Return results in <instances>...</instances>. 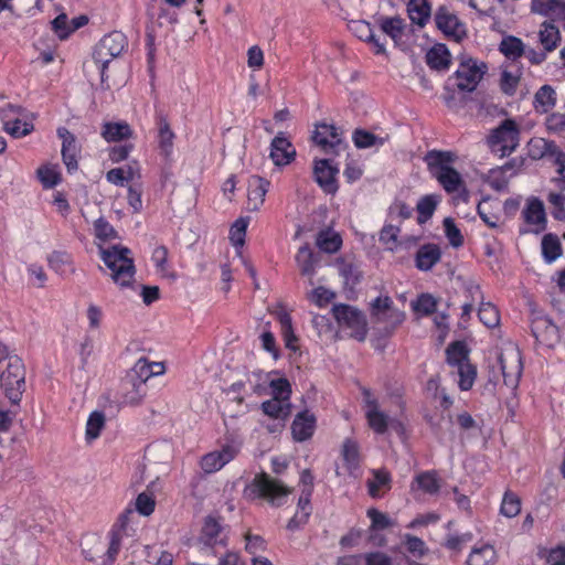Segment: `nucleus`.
I'll use <instances>...</instances> for the list:
<instances>
[{
    "label": "nucleus",
    "mask_w": 565,
    "mask_h": 565,
    "mask_svg": "<svg viewBox=\"0 0 565 565\" xmlns=\"http://www.w3.org/2000/svg\"><path fill=\"white\" fill-rule=\"evenodd\" d=\"M405 403L398 394L375 396L369 390H363V412L369 428L376 435H385L390 430L404 433L401 415Z\"/></svg>",
    "instance_id": "f257e3e1"
},
{
    "label": "nucleus",
    "mask_w": 565,
    "mask_h": 565,
    "mask_svg": "<svg viewBox=\"0 0 565 565\" xmlns=\"http://www.w3.org/2000/svg\"><path fill=\"white\" fill-rule=\"evenodd\" d=\"M99 256L118 287L127 288L134 284L136 268L129 248L120 245L99 247Z\"/></svg>",
    "instance_id": "f03ea898"
},
{
    "label": "nucleus",
    "mask_w": 565,
    "mask_h": 565,
    "mask_svg": "<svg viewBox=\"0 0 565 565\" xmlns=\"http://www.w3.org/2000/svg\"><path fill=\"white\" fill-rule=\"evenodd\" d=\"M127 46V38L122 32L114 31L105 35L96 45L93 53V61L99 71L100 82L107 79L106 71L108 64L119 56Z\"/></svg>",
    "instance_id": "7ed1b4c3"
},
{
    "label": "nucleus",
    "mask_w": 565,
    "mask_h": 565,
    "mask_svg": "<svg viewBox=\"0 0 565 565\" xmlns=\"http://www.w3.org/2000/svg\"><path fill=\"white\" fill-rule=\"evenodd\" d=\"M487 142L490 150L500 158L510 156L520 143L519 125L513 119H504L499 127L491 131Z\"/></svg>",
    "instance_id": "20e7f679"
},
{
    "label": "nucleus",
    "mask_w": 565,
    "mask_h": 565,
    "mask_svg": "<svg viewBox=\"0 0 565 565\" xmlns=\"http://www.w3.org/2000/svg\"><path fill=\"white\" fill-rule=\"evenodd\" d=\"M370 313L374 323L383 326L387 334H392L406 319L405 312L395 308L387 295L379 296L371 301Z\"/></svg>",
    "instance_id": "39448f33"
},
{
    "label": "nucleus",
    "mask_w": 565,
    "mask_h": 565,
    "mask_svg": "<svg viewBox=\"0 0 565 565\" xmlns=\"http://www.w3.org/2000/svg\"><path fill=\"white\" fill-rule=\"evenodd\" d=\"M291 489L284 486L280 481L271 479L267 475L257 476L247 488V494L250 498L266 499L270 504L282 505Z\"/></svg>",
    "instance_id": "423d86ee"
},
{
    "label": "nucleus",
    "mask_w": 565,
    "mask_h": 565,
    "mask_svg": "<svg viewBox=\"0 0 565 565\" xmlns=\"http://www.w3.org/2000/svg\"><path fill=\"white\" fill-rule=\"evenodd\" d=\"M256 377V382H252L253 393L257 395L267 394V388H270L271 398L290 401L291 385L286 377L278 376L277 373H263L257 372L253 374Z\"/></svg>",
    "instance_id": "0eeeda50"
},
{
    "label": "nucleus",
    "mask_w": 565,
    "mask_h": 565,
    "mask_svg": "<svg viewBox=\"0 0 565 565\" xmlns=\"http://www.w3.org/2000/svg\"><path fill=\"white\" fill-rule=\"evenodd\" d=\"M487 71V65L473 58H465L449 81L462 92H472Z\"/></svg>",
    "instance_id": "6e6552de"
},
{
    "label": "nucleus",
    "mask_w": 565,
    "mask_h": 565,
    "mask_svg": "<svg viewBox=\"0 0 565 565\" xmlns=\"http://www.w3.org/2000/svg\"><path fill=\"white\" fill-rule=\"evenodd\" d=\"M333 315L342 328L350 330L351 337L359 341L365 339L366 320L361 311L348 305H337L333 307Z\"/></svg>",
    "instance_id": "1a4fd4ad"
},
{
    "label": "nucleus",
    "mask_w": 565,
    "mask_h": 565,
    "mask_svg": "<svg viewBox=\"0 0 565 565\" xmlns=\"http://www.w3.org/2000/svg\"><path fill=\"white\" fill-rule=\"evenodd\" d=\"M340 458L335 467L337 476L356 478L362 462L360 444L353 438H345L341 446Z\"/></svg>",
    "instance_id": "9d476101"
},
{
    "label": "nucleus",
    "mask_w": 565,
    "mask_h": 565,
    "mask_svg": "<svg viewBox=\"0 0 565 565\" xmlns=\"http://www.w3.org/2000/svg\"><path fill=\"white\" fill-rule=\"evenodd\" d=\"M1 386L12 403H18L24 386V370L20 359L11 358L7 370L2 372Z\"/></svg>",
    "instance_id": "9b49d317"
},
{
    "label": "nucleus",
    "mask_w": 565,
    "mask_h": 565,
    "mask_svg": "<svg viewBox=\"0 0 565 565\" xmlns=\"http://www.w3.org/2000/svg\"><path fill=\"white\" fill-rule=\"evenodd\" d=\"M239 452V445L227 443L221 448L212 450L200 458L199 466L206 475L220 471L231 462Z\"/></svg>",
    "instance_id": "f8f14e48"
},
{
    "label": "nucleus",
    "mask_w": 565,
    "mask_h": 565,
    "mask_svg": "<svg viewBox=\"0 0 565 565\" xmlns=\"http://www.w3.org/2000/svg\"><path fill=\"white\" fill-rule=\"evenodd\" d=\"M499 364L504 384L511 388H515L523 370L520 350L514 345L505 348L499 355Z\"/></svg>",
    "instance_id": "ddd939ff"
},
{
    "label": "nucleus",
    "mask_w": 565,
    "mask_h": 565,
    "mask_svg": "<svg viewBox=\"0 0 565 565\" xmlns=\"http://www.w3.org/2000/svg\"><path fill=\"white\" fill-rule=\"evenodd\" d=\"M312 140L326 153H338L344 147L338 128L324 122L316 125Z\"/></svg>",
    "instance_id": "4468645a"
},
{
    "label": "nucleus",
    "mask_w": 565,
    "mask_h": 565,
    "mask_svg": "<svg viewBox=\"0 0 565 565\" xmlns=\"http://www.w3.org/2000/svg\"><path fill=\"white\" fill-rule=\"evenodd\" d=\"M376 21L382 32L390 36L396 46L402 50L407 47L411 28L404 19L397 15L380 17Z\"/></svg>",
    "instance_id": "2eb2a0df"
},
{
    "label": "nucleus",
    "mask_w": 565,
    "mask_h": 565,
    "mask_svg": "<svg viewBox=\"0 0 565 565\" xmlns=\"http://www.w3.org/2000/svg\"><path fill=\"white\" fill-rule=\"evenodd\" d=\"M532 333L540 345L548 349L556 347L561 340L558 327L545 316L532 321Z\"/></svg>",
    "instance_id": "dca6fc26"
},
{
    "label": "nucleus",
    "mask_w": 565,
    "mask_h": 565,
    "mask_svg": "<svg viewBox=\"0 0 565 565\" xmlns=\"http://www.w3.org/2000/svg\"><path fill=\"white\" fill-rule=\"evenodd\" d=\"M522 216L527 225V232L539 234L546 227V214L543 202L537 198H529L522 210Z\"/></svg>",
    "instance_id": "f3484780"
},
{
    "label": "nucleus",
    "mask_w": 565,
    "mask_h": 565,
    "mask_svg": "<svg viewBox=\"0 0 565 565\" xmlns=\"http://www.w3.org/2000/svg\"><path fill=\"white\" fill-rule=\"evenodd\" d=\"M296 149L291 141L279 132L270 142L269 158L276 167H286L296 158Z\"/></svg>",
    "instance_id": "a211bd4d"
},
{
    "label": "nucleus",
    "mask_w": 565,
    "mask_h": 565,
    "mask_svg": "<svg viewBox=\"0 0 565 565\" xmlns=\"http://www.w3.org/2000/svg\"><path fill=\"white\" fill-rule=\"evenodd\" d=\"M338 168L333 167L329 159H319L313 162V177L319 186L328 194L338 191L335 175Z\"/></svg>",
    "instance_id": "6ab92c4d"
},
{
    "label": "nucleus",
    "mask_w": 565,
    "mask_h": 565,
    "mask_svg": "<svg viewBox=\"0 0 565 565\" xmlns=\"http://www.w3.org/2000/svg\"><path fill=\"white\" fill-rule=\"evenodd\" d=\"M437 28L447 36L459 41L466 35V28L456 14L446 8H439L435 15Z\"/></svg>",
    "instance_id": "aec40b11"
},
{
    "label": "nucleus",
    "mask_w": 565,
    "mask_h": 565,
    "mask_svg": "<svg viewBox=\"0 0 565 565\" xmlns=\"http://www.w3.org/2000/svg\"><path fill=\"white\" fill-rule=\"evenodd\" d=\"M270 182L262 177L252 175L247 181V210L257 212L264 205Z\"/></svg>",
    "instance_id": "412c9836"
},
{
    "label": "nucleus",
    "mask_w": 565,
    "mask_h": 565,
    "mask_svg": "<svg viewBox=\"0 0 565 565\" xmlns=\"http://www.w3.org/2000/svg\"><path fill=\"white\" fill-rule=\"evenodd\" d=\"M57 136L62 139V158L67 170L75 171L78 167L77 158L79 147L75 136L64 127L57 129Z\"/></svg>",
    "instance_id": "4be33fe9"
},
{
    "label": "nucleus",
    "mask_w": 565,
    "mask_h": 565,
    "mask_svg": "<svg viewBox=\"0 0 565 565\" xmlns=\"http://www.w3.org/2000/svg\"><path fill=\"white\" fill-rule=\"evenodd\" d=\"M280 324V334L287 349L298 350V337L295 333L292 320L289 312L281 305H277L271 311Z\"/></svg>",
    "instance_id": "5701e85b"
},
{
    "label": "nucleus",
    "mask_w": 565,
    "mask_h": 565,
    "mask_svg": "<svg viewBox=\"0 0 565 565\" xmlns=\"http://www.w3.org/2000/svg\"><path fill=\"white\" fill-rule=\"evenodd\" d=\"M455 160L456 156L451 151L430 150L424 157V161L435 179L452 168L451 164Z\"/></svg>",
    "instance_id": "b1692460"
},
{
    "label": "nucleus",
    "mask_w": 565,
    "mask_h": 565,
    "mask_svg": "<svg viewBox=\"0 0 565 565\" xmlns=\"http://www.w3.org/2000/svg\"><path fill=\"white\" fill-rule=\"evenodd\" d=\"M531 11L546 15L565 28V1L563 0H532Z\"/></svg>",
    "instance_id": "393cba45"
},
{
    "label": "nucleus",
    "mask_w": 565,
    "mask_h": 565,
    "mask_svg": "<svg viewBox=\"0 0 565 565\" xmlns=\"http://www.w3.org/2000/svg\"><path fill=\"white\" fill-rule=\"evenodd\" d=\"M296 265L301 276L308 279L309 285H313V276L317 273L319 266V259L315 255L313 250L309 245L301 246L295 255Z\"/></svg>",
    "instance_id": "a878e982"
},
{
    "label": "nucleus",
    "mask_w": 565,
    "mask_h": 565,
    "mask_svg": "<svg viewBox=\"0 0 565 565\" xmlns=\"http://www.w3.org/2000/svg\"><path fill=\"white\" fill-rule=\"evenodd\" d=\"M316 416L309 411L297 414L291 425L294 439L305 441L311 438L316 429Z\"/></svg>",
    "instance_id": "bb28decb"
},
{
    "label": "nucleus",
    "mask_w": 565,
    "mask_h": 565,
    "mask_svg": "<svg viewBox=\"0 0 565 565\" xmlns=\"http://www.w3.org/2000/svg\"><path fill=\"white\" fill-rule=\"evenodd\" d=\"M523 164V160L513 159L507 162L504 166L495 169H491L488 175V182L494 190H503L508 184V177L516 173Z\"/></svg>",
    "instance_id": "cd10ccee"
},
{
    "label": "nucleus",
    "mask_w": 565,
    "mask_h": 565,
    "mask_svg": "<svg viewBox=\"0 0 565 565\" xmlns=\"http://www.w3.org/2000/svg\"><path fill=\"white\" fill-rule=\"evenodd\" d=\"M154 373L150 362L146 359H139L134 367L131 369V373L129 374V379H134L137 382V397L132 398V401H138L143 398L147 394L146 382L153 377Z\"/></svg>",
    "instance_id": "c85d7f7f"
},
{
    "label": "nucleus",
    "mask_w": 565,
    "mask_h": 565,
    "mask_svg": "<svg viewBox=\"0 0 565 565\" xmlns=\"http://www.w3.org/2000/svg\"><path fill=\"white\" fill-rule=\"evenodd\" d=\"M412 23L424 28L431 17V7L428 0H403Z\"/></svg>",
    "instance_id": "c756f323"
},
{
    "label": "nucleus",
    "mask_w": 565,
    "mask_h": 565,
    "mask_svg": "<svg viewBox=\"0 0 565 565\" xmlns=\"http://www.w3.org/2000/svg\"><path fill=\"white\" fill-rule=\"evenodd\" d=\"M49 267L56 274L64 276L74 273V262L70 253L65 250H53L46 257Z\"/></svg>",
    "instance_id": "7c9ffc66"
},
{
    "label": "nucleus",
    "mask_w": 565,
    "mask_h": 565,
    "mask_svg": "<svg viewBox=\"0 0 565 565\" xmlns=\"http://www.w3.org/2000/svg\"><path fill=\"white\" fill-rule=\"evenodd\" d=\"M200 541L206 546L224 544V539L222 537V525L217 519L213 516H207L204 520V524L202 526L200 535Z\"/></svg>",
    "instance_id": "2f4dec72"
},
{
    "label": "nucleus",
    "mask_w": 565,
    "mask_h": 565,
    "mask_svg": "<svg viewBox=\"0 0 565 565\" xmlns=\"http://www.w3.org/2000/svg\"><path fill=\"white\" fill-rule=\"evenodd\" d=\"M557 102L555 89L551 85L541 86L534 94L533 108L536 113L546 114Z\"/></svg>",
    "instance_id": "473e14b6"
},
{
    "label": "nucleus",
    "mask_w": 565,
    "mask_h": 565,
    "mask_svg": "<svg viewBox=\"0 0 565 565\" xmlns=\"http://www.w3.org/2000/svg\"><path fill=\"white\" fill-rule=\"evenodd\" d=\"M441 253L437 245L427 244L422 246L415 258L416 267L419 270L427 271L431 269L440 259Z\"/></svg>",
    "instance_id": "72a5a7b5"
},
{
    "label": "nucleus",
    "mask_w": 565,
    "mask_h": 565,
    "mask_svg": "<svg viewBox=\"0 0 565 565\" xmlns=\"http://www.w3.org/2000/svg\"><path fill=\"white\" fill-rule=\"evenodd\" d=\"M429 67L437 71H447L451 63L450 53L445 44L434 45L426 54Z\"/></svg>",
    "instance_id": "f704fd0d"
},
{
    "label": "nucleus",
    "mask_w": 565,
    "mask_h": 565,
    "mask_svg": "<svg viewBox=\"0 0 565 565\" xmlns=\"http://www.w3.org/2000/svg\"><path fill=\"white\" fill-rule=\"evenodd\" d=\"M351 29L359 39L365 42H370L373 45V50L376 54L386 53L385 44L375 38L370 23L365 21H354L351 25Z\"/></svg>",
    "instance_id": "c9c22d12"
},
{
    "label": "nucleus",
    "mask_w": 565,
    "mask_h": 565,
    "mask_svg": "<svg viewBox=\"0 0 565 565\" xmlns=\"http://www.w3.org/2000/svg\"><path fill=\"white\" fill-rule=\"evenodd\" d=\"M439 488L440 483L436 473L430 471L418 473L411 484L412 492L422 491L426 494H436Z\"/></svg>",
    "instance_id": "e433bc0d"
},
{
    "label": "nucleus",
    "mask_w": 565,
    "mask_h": 565,
    "mask_svg": "<svg viewBox=\"0 0 565 565\" xmlns=\"http://www.w3.org/2000/svg\"><path fill=\"white\" fill-rule=\"evenodd\" d=\"M522 72L515 65H505L502 67L500 77V88L508 95L512 96L515 94L521 79Z\"/></svg>",
    "instance_id": "4c0bfd02"
},
{
    "label": "nucleus",
    "mask_w": 565,
    "mask_h": 565,
    "mask_svg": "<svg viewBox=\"0 0 565 565\" xmlns=\"http://www.w3.org/2000/svg\"><path fill=\"white\" fill-rule=\"evenodd\" d=\"M262 409L267 416L285 422L291 413V403L281 398H270L262 404Z\"/></svg>",
    "instance_id": "58836bf2"
},
{
    "label": "nucleus",
    "mask_w": 565,
    "mask_h": 565,
    "mask_svg": "<svg viewBox=\"0 0 565 565\" xmlns=\"http://www.w3.org/2000/svg\"><path fill=\"white\" fill-rule=\"evenodd\" d=\"M102 136L107 142H117L132 136L130 126L125 121L105 122Z\"/></svg>",
    "instance_id": "ea45409f"
},
{
    "label": "nucleus",
    "mask_w": 565,
    "mask_h": 565,
    "mask_svg": "<svg viewBox=\"0 0 565 565\" xmlns=\"http://www.w3.org/2000/svg\"><path fill=\"white\" fill-rule=\"evenodd\" d=\"M352 139L355 147L359 149H379L387 141L388 135L381 136L364 129H358L353 132Z\"/></svg>",
    "instance_id": "a19ab883"
},
{
    "label": "nucleus",
    "mask_w": 565,
    "mask_h": 565,
    "mask_svg": "<svg viewBox=\"0 0 565 565\" xmlns=\"http://www.w3.org/2000/svg\"><path fill=\"white\" fill-rule=\"evenodd\" d=\"M157 140L159 148L164 154H169L173 147L174 132L170 128L167 118L163 115L157 116Z\"/></svg>",
    "instance_id": "79ce46f5"
},
{
    "label": "nucleus",
    "mask_w": 565,
    "mask_h": 565,
    "mask_svg": "<svg viewBox=\"0 0 565 565\" xmlns=\"http://www.w3.org/2000/svg\"><path fill=\"white\" fill-rule=\"evenodd\" d=\"M391 489V477L385 470L373 471V477L367 480L369 494L380 498Z\"/></svg>",
    "instance_id": "37998d69"
},
{
    "label": "nucleus",
    "mask_w": 565,
    "mask_h": 565,
    "mask_svg": "<svg viewBox=\"0 0 565 565\" xmlns=\"http://www.w3.org/2000/svg\"><path fill=\"white\" fill-rule=\"evenodd\" d=\"M310 495V489L302 490V493L298 501V510L294 518L288 522L287 527L289 530H295L296 527H298L300 524L305 523L308 520L311 513Z\"/></svg>",
    "instance_id": "c03bdc74"
},
{
    "label": "nucleus",
    "mask_w": 565,
    "mask_h": 565,
    "mask_svg": "<svg viewBox=\"0 0 565 565\" xmlns=\"http://www.w3.org/2000/svg\"><path fill=\"white\" fill-rule=\"evenodd\" d=\"M438 306V300L431 294H420L411 302L412 310L417 317L433 315Z\"/></svg>",
    "instance_id": "a18cd8bd"
},
{
    "label": "nucleus",
    "mask_w": 565,
    "mask_h": 565,
    "mask_svg": "<svg viewBox=\"0 0 565 565\" xmlns=\"http://www.w3.org/2000/svg\"><path fill=\"white\" fill-rule=\"evenodd\" d=\"M446 354L448 364L454 369L462 365L463 363H470L468 359L469 350L465 342L457 341L451 343L447 348Z\"/></svg>",
    "instance_id": "49530a36"
},
{
    "label": "nucleus",
    "mask_w": 565,
    "mask_h": 565,
    "mask_svg": "<svg viewBox=\"0 0 565 565\" xmlns=\"http://www.w3.org/2000/svg\"><path fill=\"white\" fill-rule=\"evenodd\" d=\"M495 556L494 548L489 544H483L471 551L467 563L468 565H493Z\"/></svg>",
    "instance_id": "de8ad7c7"
},
{
    "label": "nucleus",
    "mask_w": 565,
    "mask_h": 565,
    "mask_svg": "<svg viewBox=\"0 0 565 565\" xmlns=\"http://www.w3.org/2000/svg\"><path fill=\"white\" fill-rule=\"evenodd\" d=\"M3 129L13 138H22L33 131L34 125L32 119L15 118L12 120H6Z\"/></svg>",
    "instance_id": "09e8293b"
},
{
    "label": "nucleus",
    "mask_w": 565,
    "mask_h": 565,
    "mask_svg": "<svg viewBox=\"0 0 565 565\" xmlns=\"http://www.w3.org/2000/svg\"><path fill=\"white\" fill-rule=\"evenodd\" d=\"M36 174L46 189L54 188L61 182V171L57 164L45 163L38 169Z\"/></svg>",
    "instance_id": "8fccbe9b"
},
{
    "label": "nucleus",
    "mask_w": 565,
    "mask_h": 565,
    "mask_svg": "<svg viewBox=\"0 0 565 565\" xmlns=\"http://www.w3.org/2000/svg\"><path fill=\"white\" fill-rule=\"evenodd\" d=\"M557 147L554 141L544 138H532L529 142V154L533 159H541L547 154H555Z\"/></svg>",
    "instance_id": "3c124183"
},
{
    "label": "nucleus",
    "mask_w": 565,
    "mask_h": 565,
    "mask_svg": "<svg viewBox=\"0 0 565 565\" xmlns=\"http://www.w3.org/2000/svg\"><path fill=\"white\" fill-rule=\"evenodd\" d=\"M436 180L448 193H455L465 190L463 180L460 173L456 171L454 168H450L448 171L440 174V177H438Z\"/></svg>",
    "instance_id": "603ef678"
},
{
    "label": "nucleus",
    "mask_w": 565,
    "mask_h": 565,
    "mask_svg": "<svg viewBox=\"0 0 565 565\" xmlns=\"http://www.w3.org/2000/svg\"><path fill=\"white\" fill-rule=\"evenodd\" d=\"M316 243L321 250L331 254L335 253L341 247L342 239L337 232L326 230L318 234Z\"/></svg>",
    "instance_id": "864d4df0"
},
{
    "label": "nucleus",
    "mask_w": 565,
    "mask_h": 565,
    "mask_svg": "<svg viewBox=\"0 0 565 565\" xmlns=\"http://www.w3.org/2000/svg\"><path fill=\"white\" fill-rule=\"evenodd\" d=\"M542 254L546 263L555 262L562 255V246L556 235L546 234L542 239Z\"/></svg>",
    "instance_id": "5fc2aeb1"
},
{
    "label": "nucleus",
    "mask_w": 565,
    "mask_h": 565,
    "mask_svg": "<svg viewBox=\"0 0 565 565\" xmlns=\"http://www.w3.org/2000/svg\"><path fill=\"white\" fill-rule=\"evenodd\" d=\"M521 512V499L512 491H505L500 505V514L505 518H515Z\"/></svg>",
    "instance_id": "6e6d98bb"
},
{
    "label": "nucleus",
    "mask_w": 565,
    "mask_h": 565,
    "mask_svg": "<svg viewBox=\"0 0 565 565\" xmlns=\"http://www.w3.org/2000/svg\"><path fill=\"white\" fill-rule=\"evenodd\" d=\"M501 53L510 60H516L524 53L523 42L515 36H505L500 43Z\"/></svg>",
    "instance_id": "4d7b16f0"
},
{
    "label": "nucleus",
    "mask_w": 565,
    "mask_h": 565,
    "mask_svg": "<svg viewBox=\"0 0 565 565\" xmlns=\"http://www.w3.org/2000/svg\"><path fill=\"white\" fill-rule=\"evenodd\" d=\"M455 372L458 375V385L461 391H469L476 381L477 370L471 363H463L462 365L455 367Z\"/></svg>",
    "instance_id": "13d9d810"
},
{
    "label": "nucleus",
    "mask_w": 565,
    "mask_h": 565,
    "mask_svg": "<svg viewBox=\"0 0 565 565\" xmlns=\"http://www.w3.org/2000/svg\"><path fill=\"white\" fill-rule=\"evenodd\" d=\"M248 223L247 217H239L231 226L230 241L234 247L242 248L244 246Z\"/></svg>",
    "instance_id": "bf43d9fd"
},
{
    "label": "nucleus",
    "mask_w": 565,
    "mask_h": 565,
    "mask_svg": "<svg viewBox=\"0 0 565 565\" xmlns=\"http://www.w3.org/2000/svg\"><path fill=\"white\" fill-rule=\"evenodd\" d=\"M540 40L546 51H553L559 41L558 29L552 23H543L540 30Z\"/></svg>",
    "instance_id": "052dcab7"
},
{
    "label": "nucleus",
    "mask_w": 565,
    "mask_h": 565,
    "mask_svg": "<svg viewBox=\"0 0 565 565\" xmlns=\"http://www.w3.org/2000/svg\"><path fill=\"white\" fill-rule=\"evenodd\" d=\"M399 232L398 225L387 223L383 226L380 233V242L386 247V249L393 252L398 247Z\"/></svg>",
    "instance_id": "680f3d73"
},
{
    "label": "nucleus",
    "mask_w": 565,
    "mask_h": 565,
    "mask_svg": "<svg viewBox=\"0 0 565 565\" xmlns=\"http://www.w3.org/2000/svg\"><path fill=\"white\" fill-rule=\"evenodd\" d=\"M105 426V415L102 412H93L86 423V439L95 440Z\"/></svg>",
    "instance_id": "e2e57ef3"
},
{
    "label": "nucleus",
    "mask_w": 565,
    "mask_h": 565,
    "mask_svg": "<svg viewBox=\"0 0 565 565\" xmlns=\"http://www.w3.org/2000/svg\"><path fill=\"white\" fill-rule=\"evenodd\" d=\"M480 321L488 328H494L499 324L500 317L498 309L490 302H482L478 310Z\"/></svg>",
    "instance_id": "0e129e2a"
},
{
    "label": "nucleus",
    "mask_w": 565,
    "mask_h": 565,
    "mask_svg": "<svg viewBox=\"0 0 565 565\" xmlns=\"http://www.w3.org/2000/svg\"><path fill=\"white\" fill-rule=\"evenodd\" d=\"M95 237L98 239V248L102 244L110 242L117 237L114 227L104 218H98L94 224Z\"/></svg>",
    "instance_id": "69168bd1"
},
{
    "label": "nucleus",
    "mask_w": 565,
    "mask_h": 565,
    "mask_svg": "<svg viewBox=\"0 0 565 565\" xmlns=\"http://www.w3.org/2000/svg\"><path fill=\"white\" fill-rule=\"evenodd\" d=\"M443 226H444V232H445V235H446L449 244L454 248L461 247L463 245V236L461 234V231L455 223L454 218L446 217L443 222Z\"/></svg>",
    "instance_id": "338daca9"
},
{
    "label": "nucleus",
    "mask_w": 565,
    "mask_h": 565,
    "mask_svg": "<svg viewBox=\"0 0 565 565\" xmlns=\"http://www.w3.org/2000/svg\"><path fill=\"white\" fill-rule=\"evenodd\" d=\"M439 202L438 195H425L423 196L418 203H417V211L419 214V221L425 222L427 218H429L434 211L436 210V206Z\"/></svg>",
    "instance_id": "774afa93"
}]
</instances>
